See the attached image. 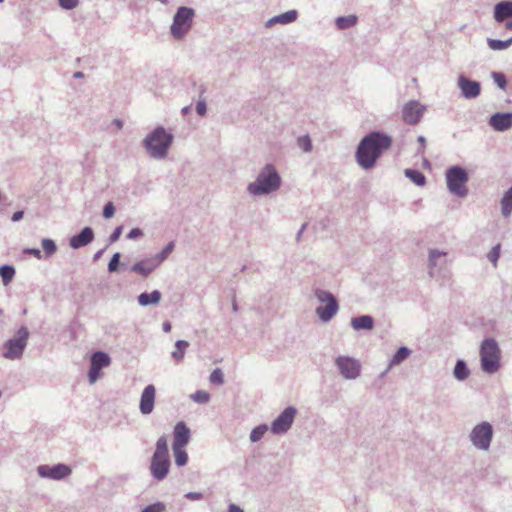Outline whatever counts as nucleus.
<instances>
[{"label": "nucleus", "mask_w": 512, "mask_h": 512, "mask_svg": "<svg viewBox=\"0 0 512 512\" xmlns=\"http://www.w3.org/2000/svg\"><path fill=\"white\" fill-rule=\"evenodd\" d=\"M122 231H123V227L117 226L108 238L109 243L112 244V243L118 241V239L120 238V236L122 234Z\"/></svg>", "instance_id": "3c124183"}, {"label": "nucleus", "mask_w": 512, "mask_h": 512, "mask_svg": "<svg viewBox=\"0 0 512 512\" xmlns=\"http://www.w3.org/2000/svg\"><path fill=\"white\" fill-rule=\"evenodd\" d=\"M158 266L154 263L152 258L145 259L135 263L131 267V271L142 275L143 277H147L150 273H152Z\"/></svg>", "instance_id": "b1692460"}, {"label": "nucleus", "mask_w": 512, "mask_h": 512, "mask_svg": "<svg viewBox=\"0 0 512 512\" xmlns=\"http://www.w3.org/2000/svg\"><path fill=\"white\" fill-rule=\"evenodd\" d=\"M193 401L199 404H206L210 400V395L204 390H198L191 395Z\"/></svg>", "instance_id": "ea45409f"}, {"label": "nucleus", "mask_w": 512, "mask_h": 512, "mask_svg": "<svg viewBox=\"0 0 512 512\" xmlns=\"http://www.w3.org/2000/svg\"><path fill=\"white\" fill-rule=\"evenodd\" d=\"M94 240V232L91 227H84L78 234L72 236L69 245L73 249H79L87 246Z\"/></svg>", "instance_id": "412c9836"}, {"label": "nucleus", "mask_w": 512, "mask_h": 512, "mask_svg": "<svg viewBox=\"0 0 512 512\" xmlns=\"http://www.w3.org/2000/svg\"><path fill=\"white\" fill-rule=\"evenodd\" d=\"M37 473L41 478L60 481L68 477L72 473V470L68 465L63 463L52 466L43 464L37 467Z\"/></svg>", "instance_id": "2eb2a0df"}, {"label": "nucleus", "mask_w": 512, "mask_h": 512, "mask_svg": "<svg viewBox=\"0 0 512 512\" xmlns=\"http://www.w3.org/2000/svg\"><path fill=\"white\" fill-rule=\"evenodd\" d=\"M190 429L185 422L179 421L174 426L172 447H185L190 440Z\"/></svg>", "instance_id": "aec40b11"}, {"label": "nucleus", "mask_w": 512, "mask_h": 512, "mask_svg": "<svg viewBox=\"0 0 512 512\" xmlns=\"http://www.w3.org/2000/svg\"><path fill=\"white\" fill-rule=\"evenodd\" d=\"M143 235V231L140 228H133L127 234L128 239H137Z\"/></svg>", "instance_id": "864d4df0"}, {"label": "nucleus", "mask_w": 512, "mask_h": 512, "mask_svg": "<svg viewBox=\"0 0 512 512\" xmlns=\"http://www.w3.org/2000/svg\"><path fill=\"white\" fill-rule=\"evenodd\" d=\"M305 228H306V224H303L300 231L298 232V237H300L302 235V232L304 231Z\"/></svg>", "instance_id": "338daca9"}, {"label": "nucleus", "mask_w": 512, "mask_h": 512, "mask_svg": "<svg viewBox=\"0 0 512 512\" xmlns=\"http://www.w3.org/2000/svg\"><path fill=\"white\" fill-rule=\"evenodd\" d=\"M175 464L179 467H182L188 462V454L184 450V447H172Z\"/></svg>", "instance_id": "f704fd0d"}, {"label": "nucleus", "mask_w": 512, "mask_h": 512, "mask_svg": "<svg viewBox=\"0 0 512 512\" xmlns=\"http://www.w3.org/2000/svg\"><path fill=\"white\" fill-rule=\"evenodd\" d=\"M426 110V105L417 100H410L402 108V119L408 125H416L421 121Z\"/></svg>", "instance_id": "4468645a"}, {"label": "nucleus", "mask_w": 512, "mask_h": 512, "mask_svg": "<svg viewBox=\"0 0 512 512\" xmlns=\"http://www.w3.org/2000/svg\"><path fill=\"white\" fill-rule=\"evenodd\" d=\"M4 0H0V2H3Z\"/></svg>", "instance_id": "774afa93"}, {"label": "nucleus", "mask_w": 512, "mask_h": 512, "mask_svg": "<svg viewBox=\"0 0 512 512\" xmlns=\"http://www.w3.org/2000/svg\"><path fill=\"white\" fill-rule=\"evenodd\" d=\"M162 328H163L164 332H166V333L170 332L171 328H172L171 323L168 321L164 322L162 325Z\"/></svg>", "instance_id": "13d9d810"}, {"label": "nucleus", "mask_w": 512, "mask_h": 512, "mask_svg": "<svg viewBox=\"0 0 512 512\" xmlns=\"http://www.w3.org/2000/svg\"><path fill=\"white\" fill-rule=\"evenodd\" d=\"M190 110H191L190 106H185V107L182 108L181 113L183 115H187L190 112Z\"/></svg>", "instance_id": "052dcab7"}, {"label": "nucleus", "mask_w": 512, "mask_h": 512, "mask_svg": "<svg viewBox=\"0 0 512 512\" xmlns=\"http://www.w3.org/2000/svg\"><path fill=\"white\" fill-rule=\"evenodd\" d=\"M170 466L171 460L167 437L163 435L159 437L156 442V447L150 461L149 471L155 480L162 481L167 477Z\"/></svg>", "instance_id": "39448f33"}, {"label": "nucleus", "mask_w": 512, "mask_h": 512, "mask_svg": "<svg viewBox=\"0 0 512 512\" xmlns=\"http://www.w3.org/2000/svg\"><path fill=\"white\" fill-rule=\"evenodd\" d=\"M184 497L191 501H198L203 498V494L200 492H188Z\"/></svg>", "instance_id": "5fc2aeb1"}, {"label": "nucleus", "mask_w": 512, "mask_h": 512, "mask_svg": "<svg viewBox=\"0 0 512 512\" xmlns=\"http://www.w3.org/2000/svg\"><path fill=\"white\" fill-rule=\"evenodd\" d=\"M418 142H420L424 146L425 145V137L424 136H419L418 137Z\"/></svg>", "instance_id": "69168bd1"}, {"label": "nucleus", "mask_w": 512, "mask_h": 512, "mask_svg": "<svg viewBox=\"0 0 512 512\" xmlns=\"http://www.w3.org/2000/svg\"><path fill=\"white\" fill-rule=\"evenodd\" d=\"M446 184L449 192L459 198H464L468 194L466 183L469 176L467 171L458 165L451 166L445 173Z\"/></svg>", "instance_id": "6e6552de"}, {"label": "nucleus", "mask_w": 512, "mask_h": 512, "mask_svg": "<svg viewBox=\"0 0 512 512\" xmlns=\"http://www.w3.org/2000/svg\"><path fill=\"white\" fill-rule=\"evenodd\" d=\"M448 263L447 253L438 249H430L428 252V274L432 278H446L448 273L446 266Z\"/></svg>", "instance_id": "9b49d317"}, {"label": "nucleus", "mask_w": 512, "mask_h": 512, "mask_svg": "<svg viewBox=\"0 0 512 512\" xmlns=\"http://www.w3.org/2000/svg\"><path fill=\"white\" fill-rule=\"evenodd\" d=\"M195 10L191 7L181 6L176 10L170 26V34L176 40H182L193 26Z\"/></svg>", "instance_id": "0eeeda50"}, {"label": "nucleus", "mask_w": 512, "mask_h": 512, "mask_svg": "<svg viewBox=\"0 0 512 512\" xmlns=\"http://www.w3.org/2000/svg\"><path fill=\"white\" fill-rule=\"evenodd\" d=\"M411 354V350L406 346H401L395 352V354L390 359L389 365L387 369L382 373L385 375L393 366L401 364L405 359H407Z\"/></svg>", "instance_id": "393cba45"}, {"label": "nucleus", "mask_w": 512, "mask_h": 512, "mask_svg": "<svg viewBox=\"0 0 512 512\" xmlns=\"http://www.w3.org/2000/svg\"><path fill=\"white\" fill-rule=\"evenodd\" d=\"M156 389L154 385H147L142 391L139 403V410L143 415L152 413L155 404Z\"/></svg>", "instance_id": "a211bd4d"}, {"label": "nucleus", "mask_w": 512, "mask_h": 512, "mask_svg": "<svg viewBox=\"0 0 512 512\" xmlns=\"http://www.w3.org/2000/svg\"><path fill=\"white\" fill-rule=\"evenodd\" d=\"M195 109H196L197 114L200 116H204L206 114L207 105H206V101L203 97L200 96L199 100L196 103Z\"/></svg>", "instance_id": "09e8293b"}, {"label": "nucleus", "mask_w": 512, "mask_h": 512, "mask_svg": "<svg viewBox=\"0 0 512 512\" xmlns=\"http://www.w3.org/2000/svg\"><path fill=\"white\" fill-rule=\"evenodd\" d=\"M405 176L417 186H424L426 183L425 175L416 169H405Z\"/></svg>", "instance_id": "7c9ffc66"}, {"label": "nucleus", "mask_w": 512, "mask_h": 512, "mask_svg": "<svg viewBox=\"0 0 512 512\" xmlns=\"http://www.w3.org/2000/svg\"><path fill=\"white\" fill-rule=\"evenodd\" d=\"M296 414L295 407H286L271 423V432L275 435L286 433L291 428Z\"/></svg>", "instance_id": "ddd939ff"}, {"label": "nucleus", "mask_w": 512, "mask_h": 512, "mask_svg": "<svg viewBox=\"0 0 512 512\" xmlns=\"http://www.w3.org/2000/svg\"><path fill=\"white\" fill-rule=\"evenodd\" d=\"M101 377V369L90 364L88 379L90 383H95Z\"/></svg>", "instance_id": "a18cd8bd"}, {"label": "nucleus", "mask_w": 512, "mask_h": 512, "mask_svg": "<svg viewBox=\"0 0 512 512\" xmlns=\"http://www.w3.org/2000/svg\"><path fill=\"white\" fill-rule=\"evenodd\" d=\"M297 145L304 152H310L312 150V141L309 135L300 136L297 139Z\"/></svg>", "instance_id": "58836bf2"}, {"label": "nucleus", "mask_w": 512, "mask_h": 512, "mask_svg": "<svg viewBox=\"0 0 512 512\" xmlns=\"http://www.w3.org/2000/svg\"><path fill=\"white\" fill-rule=\"evenodd\" d=\"M15 268L12 265L4 264L0 266V277L4 285H8L15 276Z\"/></svg>", "instance_id": "72a5a7b5"}, {"label": "nucleus", "mask_w": 512, "mask_h": 512, "mask_svg": "<svg viewBox=\"0 0 512 512\" xmlns=\"http://www.w3.org/2000/svg\"><path fill=\"white\" fill-rule=\"evenodd\" d=\"M74 78H82L84 76L83 72L77 71L74 73Z\"/></svg>", "instance_id": "0e129e2a"}, {"label": "nucleus", "mask_w": 512, "mask_h": 512, "mask_svg": "<svg viewBox=\"0 0 512 512\" xmlns=\"http://www.w3.org/2000/svg\"><path fill=\"white\" fill-rule=\"evenodd\" d=\"M357 17L355 15L340 16L335 20V25L339 30H346L356 25Z\"/></svg>", "instance_id": "c756f323"}, {"label": "nucleus", "mask_w": 512, "mask_h": 512, "mask_svg": "<svg viewBox=\"0 0 512 512\" xmlns=\"http://www.w3.org/2000/svg\"><path fill=\"white\" fill-rule=\"evenodd\" d=\"M457 86L461 91V95L466 99L477 98L481 93L480 82L471 80L463 74L458 76Z\"/></svg>", "instance_id": "f3484780"}, {"label": "nucleus", "mask_w": 512, "mask_h": 512, "mask_svg": "<svg viewBox=\"0 0 512 512\" xmlns=\"http://www.w3.org/2000/svg\"><path fill=\"white\" fill-rule=\"evenodd\" d=\"M174 141V135L163 126H157L142 140V146L150 158L163 160L168 156Z\"/></svg>", "instance_id": "f03ea898"}, {"label": "nucleus", "mask_w": 512, "mask_h": 512, "mask_svg": "<svg viewBox=\"0 0 512 512\" xmlns=\"http://www.w3.org/2000/svg\"><path fill=\"white\" fill-rule=\"evenodd\" d=\"M165 510V505L162 502H156L146 506L141 512H162Z\"/></svg>", "instance_id": "de8ad7c7"}, {"label": "nucleus", "mask_w": 512, "mask_h": 512, "mask_svg": "<svg viewBox=\"0 0 512 512\" xmlns=\"http://www.w3.org/2000/svg\"><path fill=\"white\" fill-rule=\"evenodd\" d=\"M189 347V343L185 340H178L175 343V350L172 351L171 356L175 362L179 363L183 360L184 353Z\"/></svg>", "instance_id": "2f4dec72"}, {"label": "nucleus", "mask_w": 512, "mask_h": 512, "mask_svg": "<svg viewBox=\"0 0 512 512\" xmlns=\"http://www.w3.org/2000/svg\"><path fill=\"white\" fill-rule=\"evenodd\" d=\"M501 212L505 218L512 214V186L504 193L501 201Z\"/></svg>", "instance_id": "c85d7f7f"}, {"label": "nucleus", "mask_w": 512, "mask_h": 512, "mask_svg": "<svg viewBox=\"0 0 512 512\" xmlns=\"http://www.w3.org/2000/svg\"><path fill=\"white\" fill-rule=\"evenodd\" d=\"M392 145V138L380 131H372L364 136L359 142L355 159L357 164L364 170L375 166L381 154Z\"/></svg>", "instance_id": "f257e3e1"}, {"label": "nucleus", "mask_w": 512, "mask_h": 512, "mask_svg": "<svg viewBox=\"0 0 512 512\" xmlns=\"http://www.w3.org/2000/svg\"><path fill=\"white\" fill-rule=\"evenodd\" d=\"M23 253L28 254V255H33L34 257H36L39 260L43 258L42 252L38 248H25L23 250Z\"/></svg>", "instance_id": "603ef678"}, {"label": "nucleus", "mask_w": 512, "mask_h": 512, "mask_svg": "<svg viewBox=\"0 0 512 512\" xmlns=\"http://www.w3.org/2000/svg\"><path fill=\"white\" fill-rule=\"evenodd\" d=\"M494 20L497 23L505 22V28L512 31V1H500L494 6Z\"/></svg>", "instance_id": "dca6fc26"}, {"label": "nucleus", "mask_w": 512, "mask_h": 512, "mask_svg": "<svg viewBox=\"0 0 512 512\" xmlns=\"http://www.w3.org/2000/svg\"><path fill=\"white\" fill-rule=\"evenodd\" d=\"M281 186V177L272 164H266L256 176V179L249 183L247 192L254 196H264L277 191Z\"/></svg>", "instance_id": "7ed1b4c3"}, {"label": "nucleus", "mask_w": 512, "mask_h": 512, "mask_svg": "<svg viewBox=\"0 0 512 512\" xmlns=\"http://www.w3.org/2000/svg\"><path fill=\"white\" fill-rule=\"evenodd\" d=\"M174 248V242H169L159 253L152 257V260L157 266H159L163 261H165L169 257V255L173 252Z\"/></svg>", "instance_id": "473e14b6"}, {"label": "nucleus", "mask_w": 512, "mask_h": 512, "mask_svg": "<svg viewBox=\"0 0 512 512\" xmlns=\"http://www.w3.org/2000/svg\"><path fill=\"white\" fill-rule=\"evenodd\" d=\"M42 249L46 257H50L57 251V245L54 240L44 238L41 241Z\"/></svg>", "instance_id": "e433bc0d"}, {"label": "nucleus", "mask_w": 512, "mask_h": 512, "mask_svg": "<svg viewBox=\"0 0 512 512\" xmlns=\"http://www.w3.org/2000/svg\"><path fill=\"white\" fill-rule=\"evenodd\" d=\"M209 380L212 384L221 385L224 382V375L221 369L216 368L210 374Z\"/></svg>", "instance_id": "37998d69"}, {"label": "nucleus", "mask_w": 512, "mask_h": 512, "mask_svg": "<svg viewBox=\"0 0 512 512\" xmlns=\"http://www.w3.org/2000/svg\"><path fill=\"white\" fill-rule=\"evenodd\" d=\"M493 435L494 429L492 424L482 421L471 429L468 439L476 450L487 452L491 447Z\"/></svg>", "instance_id": "9d476101"}, {"label": "nucleus", "mask_w": 512, "mask_h": 512, "mask_svg": "<svg viewBox=\"0 0 512 512\" xmlns=\"http://www.w3.org/2000/svg\"><path fill=\"white\" fill-rule=\"evenodd\" d=\"M470 375V370L466 362L462 359H458L453 369V376L458 381L466 380Z\"/></svg>", "instance_id": "cd10ccee"}, {"label": "nucleus", "mask_w": 512, "mask_h": 512, "mask_svg": "<svg viewBox=\"0 0 512 512\" xmlns=\"http://www.w3.org/2000/svg\"><path fill=\"white\" fill-rule=\"evenodd\" d=\"M491 77L494 83L501 89L505 90L507 86V80L502 72H492Z\"/></svg>", "instance_id": "a19ab883"}, {"label": "nucleus", "mask_w": 512, "mask_h": 512, "mask_svg": "<svg viewBox=\"0 0 512 512\" xmlns=\"http://www.w3.org/2000/svg\"><path fill=\"white\" fill-rule=\"evenodd\" d=\"M30 332L27 327L21 326L13 337L3 344L2 356L8 360H19L22 358L28 344Z\"/></svg>", "instance_id": "423d86ee"}, {"label": "nucleus", "mask_w": 512, "mask_h": 512, "mask_svg": "<svg viewBox=\"0 0 512 512\" xmlns=\"http://www.w3.org/2000/svg\"><path fill=\"white\" fill-rule=\"evenodd\" d=\"M268 426L266 424H261L252 429L250 433V441L255 443L261 440L264 434L267 432Z\"/></svg>", "instance_id": "4c0bfd02"}, {"label": "nucleus", "mask_w": 512, "mask_h": 512, "mask_svg": "<svg viewBox=\"0 0 512 512\" xmlns=\"http://www.w3.org/2000/svg\"><path fill=\"white\" fill-rule=\"evenodd\" d=\"M137 299L138 303L144 307L149 305H156L161 300V292L159 290H154L151 293L144 292L141 293Z\"/></svg>", "instance_id": "a878e982"}, {"label": "nucleus", "mask_w": 512, "mask_h": 512, "mask_svg": "<svg viewBox=\"0 0 512 512\" xmlns=\"http://www.w3.org/2000/svg\"><path fill=\"white\" fill-rule=\"evenodd\" d=\"M227 512H244L239 506H237L236 504H230L228 506V511Z\"/></svg>", "instance_id": "4d7b16f0"}, {"label": "nucleus", "mask_w": 512, "mask_h": 512, "mask_svg": "<svg viewBox=\"0 0 512 512\" xmlns=\"http://www.w3.org/2000/svg\"><path fill=\"white\" fill-rule=\"evenodd\" d=\"M500 250H501V245L497 244L487 254L488 260L493 264L494 267L497 266V262L500 257Z\"/></svg>", "instance_id": "79ce46f5"}, {"label": "nucleus", "mask_w": 512, "mask_h": 512, "mask_svg": "<svg viewBox=\"0 0 512 512\" xmlns=\"http://www.w3.org/2000/svg\"><path fill=\"white\" fill-rule=\"evenodd\" d=\"M350 324L355 331L372 330L374 328V319L370 315H362L353 317Z\"/></svg>", "instance_id": "5701e85b"}, {"label": "nucleus", "mask_w": 512, "mask_h": 512, "mask_svg": "<svg viewBox=\"0 0 512 512\" xmlns=\"http://www.w3.org/2000/svg\"><path fill=\"white\" fill-rule=\"evenodd\" d=\"M24 216V212L23 211H16L15 213H13L12 217H11V220L13 222H18L20 221Z\"/></svg>", "instance_id": "6e6d98bb"}, {"label": "nucleus", "mask_w": 512, "mask_h": 512, "mask_svg": "<svg viewBox=\"0 0 512 512\" xmlns=\"http://www.w3.org/2000/svg\"><path fill=\"white\" fill-rule=\"evenodd\" d=\"M502 351L499 343L492 337L485 338L479 346L481 370L489 375L497 373L501 368Z\"/></svg>", "instance_id": "20e7f679"}, {"label": "nucleus", "mask_w": 512, "mask_h": 512, "mask_svg": "<svg viewBox=\"0 0 512 512\" xmlns=\"http://www.w3.org/2000/svg\"><path fill=\"white\" fill-rule=\"evenodd\" d=\"M102 214L105 219H110L114 216L115 206L113 202L109 201L104 205Z\"/></svg>", "instance_id": "49530a36"}, {"label": "nucleus", "mask_w": 512, "mask_h": 512, "mask_svg": "<svg viewBox=\"0 0 512 512\" xmlns=\"http://www.w3.org/2000/svg\"><path fill=\"white\" fill-rule=\"evenodd\" d=\"M113 124L117 127V129L121 130L123 128V121L120 119H114Z\"/></svg>", "instance_id": "bf43d9fd"}, {"label": "nucleus", "mask_w": 512, "mask_h": 512, "mask_svg": "<svg viewBox=\"0 0 512 512\" xmlns=\"http://www.w3.org/2000/svg\"><path fill=\"white\" fill-rule=\"evenodd\" d=\"M297 17H298L297 10H289V11H286L282 14L276 15V16L268 19L265 22L264 26H265V28H271L276 24L287 25V24H290V23H293L294 21H296Z\"/></svg>", "instance_id": "4be33fe9"}, {"label": "nucleus", "mask_w": 512, "mask_h": 512, "mask_svg": "<svg viewBox=\"0 0 512 512\" xmlns=\"http://www.w3.org/2000/svg\"><path fill=\"white\" fill-rule=\"evenodd\" d=\"M120 257H121V254L119 252H116L112 258L110 259L109 263H108V271L109 272H116L118 271V267H119V264H120Z\"/></svg>", "instance_id": "c03bdc74"}, {"label": "nucleus", "mask_w": 512, "mask_h": 512, "mask_svg": "<svg viewBox=\"0 0 512 512\" xmlns=\"http://www.w3.org/2000/svg\"><path fill=\"white\" fill-rule=\"evenodd\" d=\"M314 296L320 303L324 304L316 308V315L322 322H329L339 311V303L336 297L331 292L321 288L314 289Z\"/></svg>", "instance_id": "1a4fd4ad"}, {"label": "nucleus", "mask_w": 512, "mask_h": 512, "mask_svg": "<svg viewBox=\"0 0 512 512\" xmlns=\"http://www.w3.org/2000/svg\"><path fill=\"white\" fill-rule=\"evenodd\" d=\"M59 5L63 9L72 10L78 5V0H59Z\"/></svg>", "instance_id": "8fccbe9b"}, {"label": "nucleus", "mask_w": 512, "mask_h": 512, "mask_svg": "<svg viewBox=\"0 0 512 512\" xmlns=\"http://www.w3.org/2000/svg\"><path fill=\"white\" fill-rule=\"evenodd\" d=\"M489 125L497 132H504L512 127V113L511 112H497L489 118Z\"/></svg>", "instance_id": "6ab92c4d"}, {"label": "nucleus", "mask_w": 512, "mask_h": 512, "mask_svg": "<svg viewBox=\"0 0 512 512\" xmlns=\"http://www.w3.org/2000/svg\"><path fill=\"white\" fill-rule=\"evenodd\" d=\"M103 252H104L103 249L99 250L98 252H96L95 255H94V260L99 259Z\"/></svg>", "instance_id": "e2e57ef3"}, {"label": "nucleus", "mask_w": 512, "mask_h": 512, "mask_svg": "<svg viewBox=\"0 0 512 512\" xmlns=\"http://www.w3.org/2000/svg\"><path fill=\"white\" fill-rule=\"evenodd\" d=\"M490 49L495 51L505 50L512 44V37L507 40L488 39L487 41Z\"/></svg>", "instance_id": "c9c22d12"}, {"label": "nucleus", "mask_w": 512, "mask_h": 512, "mask_svg": "<svg viewBox=\"0 0 512 512\" xmlns=\"http://www.w3.org/2000/svg\"><path fill=\"white\" fill-rule=\"evenodd\" d=\"M238 309H239L238 304H237L236 300L234 299V300L232 301V310H233L234 312H238Z\"/></svg>", "instance_id": "680f3d73"}, {"label": "nucleus", "mask_w": 512, "mask_h": 512, "mask_svg": "<svg viewBox=\"0 0 512 512\" xmlns=\"http://www.w3.org/2000/svg\"><path fill=\"white\" fill-rule=\"evenodd\" d=\"M335 366L341 376L347 380H354L359 377L361 372L360 362L350 356H338L335 359Z\"/></svg>", "instance_id": "f8f14e48"}, {"label": "nucleus", "mask_w": 512, "mask_h": 512, "mask_svg": "<svg viewBox=\"0 0 512 512\" xmlns=\"http://www.w3.org/2000/svg\"><path fill=\"white\" fill-rule=\"evenodd\" d=\"M110 363V356L103 351H96L91 355L90 364L93 365L94 367L100 368L101 370L104 367L109 366Z\"/></svg>", "instance_id": "bb28decb"}]
</instances>
